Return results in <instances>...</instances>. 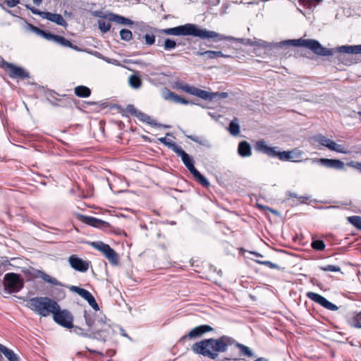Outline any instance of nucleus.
Here are the masks:
<instances>
[{"label": "nucleus", "mask_w": 361, "mask_h": 361, "mask_svg": "<svg viewBox=\"0 0 361 361\" xmlns=\"http://www.w3.org/2000/svg\"><path fill=\"white\" fill-rule=\"evenodd\" d=\"M103 17L107 18L110 21L115 22L121 25H131L133 24V20H131L130 19L113 13H108Z\"/></svg>", "instance_id": "obj_19"}, {"label": "nucleus", "mask_w": 361, "mask_h": 361, "mask_svg": "<svg viewBox=\"0 0 361 361\" xmlns=\"http://www.w3.org/2000/svg\"><path fill=\"white\" fill-rule=\"evenodd\" d=\"M75 94L79 97L86 98L91 94V90L89 87L84 85H79L75 87Z\"/></svg>", "instance_id": "obj_29"}, {"label": "nucleus", "mask_w": 361, "mask_h": 361, "mask_svg": "<svg viewBox=\"0 0 361 361\" xmlns=\"http://www.w3.org/2000/svg\"><path fill=\"white\" fill-rule=\"evenodd\" d=\"M229 133L233 135L237 136L240 133V126L238 123L237 118L233 119L229 124L228 127Z\"/></svg>", "instance_id": "obj_32"}, {"label": "nucleus", "mask_w": 361, "mask_h": 361, "mask_svg": "<svg viewBox=\"0 0 361 361\" xmlns=\"http://www.w3.org/2000/svg\"><path fill=\"white\" fill-rule=\"evenodd\" d=\"M163 34L175 36H192L197 37L202 39H213L214 42H219L221 40H228L243 42V39L235 38L231 36H225L214 31L202 29L197 25L187 23L183 25L177 26L171 28H166L161 30Z\"/></svg>", "instance_id": "obj_2"}, {"label": "nucleus", "mask_w": 361, "mask_h": 361, "mask_svg": "<svg viewBox=\"0 0 361 361\" xmlns=\"http://www.w3.org/2000/svg\"><path fill=\"white\" fill-rule=\"evenodd\" d=\"M213 331V328L207 324L200 325L191 329L187 334L179 339L180 343H183L187 339H195L201 337L205 333Z\"/></svg>", "instance_id": "obj_13"}, {"label": "nucleus", "mask_w": 361, "mask_h": 361, "mask_svg": "<svg viewBox=\"0 0 361 361\" xmlns=\"http://www.w3.org/2000/svg\"><path fill=\"white\" fill-rule=\"evenodd\" d=\"M178 88L183 90L185 92L190 94L192 95H195L203 99L207 100H213L216 98V93L209 92L206 90H200L194 86H191L190 85L185 83H179L178 84Z\"/></svg>", "instance_id": "obj_9"}, {"label": "nucleus", "mask_w": 361, "mask_h": 361, "mask_svg": "<svg viewBox=\"0 0 361 361\" xmlns=\"http://www.w3.org/2000/svg\"><path fill=\"white\" fill-rule=\"evenodd\" d=\"M39 276L42 279H43L45 282L48 283H50L53 286H62V283L59 281L56 278L44 273V272H42L41 271L40 272V274H39Z\"/></svg>", "instance_id": "obj_30"}, {"label": "nucleus", "mask_w": 361, "mask_h": 361, "mask_svg": "<svg viewBox=\"0 0 361 361\" xmlns=\"http://www.w3.org/2000/svg\"><path fill=\"white\" fill-rule=\"evenodd\" d=\"M90 245L95 250L102 252L111 264L117 265L118 264V255L109 246V245L106 244L102 241L91 242L90 243Z\"/></svg>", "instance_id": "obj_7"}, {"label": "nucleus", "mask_w": 361, "mask_h": 361, "mask_svg": "<svg viewBox=\"0 0 361 361\" xmlns=\"http://www.w3.org/2000/svg\"><path fill=\"white\" fill-rule=\"evenodd\" d=\"M136 117L141 121L145 122L152 126H162V125L157 123L154 120L152 119L149 115L140 111H139Z\"/></svg>", "instance_id": "obj_28"}, {"label": "nucleus", "mask_w": 361, "mask_h": 361, "mask_svg": "<svg viewBox=\"0 0 361 361\" xmlns=\"http://www.w3.org/2000/svg\"><path fill=\"white\" fill-rule=\"evenodd\" d=\"M282 44L306 47L312 51L315 54L322 56H332L335 52L334 49L324 47L318 41L314 39H290L283 42Z\"/></svg>", "instance_id": "obj_5"}, {"label": "nucleus", "mask_w": 361, "mask_h": 361, "mask_svg": "<svg viewBox=\"0 0 361 361\" xmlns=\"http://www.w3.org/2000/svg\"><path fill=\"white\" fill-rule=\"evenodd\" d=\"M99 55L101 56L100 59H102L104 61L107 62L108 63H111V64H114L116 66H118L120 64L119 62L116 59H110L106 56H102V54H99Z\"/></svg>", "instance_id": "obj_49"}, {"label": "nucleus", "mask_w": 361, "mask_h": 361, "mask_svg": "<svg viewBox=\"0 0 361 361\" xmlns=\"http://www.w3.org/2000/svg\"><path fill=\"white\" fill-rule=\"evenodd\" d=\"M20 3L19 0H5L4 4H6L9 8H13Z\"/></svg>", "instance_id": "obj_50"}, {"label": "nucleus", "mask_w": 361, "mask_h": 361, "mask_svg": "<svg viewBox=\"0 0 361 361\" xmlns=\"http://www.w3.org/2000/svg\"><path fill=\"white\" fill-rule=\"evenodd\" d=\"M348 222L353 224L355 228L361 230V216H352L348 218Z\"/></svg>", "instance_id": "obj_38"}, {"label": "nucleus", "mask_w": 361, "mask_h": 361, "mask_svg": "<svg viewBox=\"0 0 361 361\" xmlns=\"http://www.w3.org/2000/svg\"><path fill=\"white\" fill-rule=\"evenodd\" d=\"M87 350L89 351V352H91L92 353H94V354H100L99 352L96 351V350H90L89 348H87Z\"/></svg>", "instance_id": "obj_59"}, {"label": "nucleus", "mask_w": 361, "mask_h": 361, "mask_svg": "<svg viewBox=\"0 0 361 361\" xmlns=\"http://www.w3.org/2000/svg\"><path fill=\"white\" fill-rule=\"evenodd\" d=\"M255 361H267V360L263 357H260V358L255 360Z\"/></svg>", "instance_id": "obj_61"}, {"label": "nucleus", "mask_w": 361, "mask_h": 361, "mask_svg": "<svg viewBox=\"0 0 361 361\" xmlns=\"http://www.w3.org/2000/svg\"><path fill=\"white\" fill-rule=\"evenodd\" d=\"M357 153H360L361 154V149H360L359 152H357Z\"/></svg>", "instance_id": "obj_64"}, {"label": "nucleus", "mask_w": 361, "mask_h": 361, "mask_svg": "<svg viewBox=\"0 0 361 361\" xmlns=\"http://www.w3.org/2000/svg\"><path fill=\"white\" fill-rule=\"evenodd\" d=\"M305 200H309V197H303Z\"/></svg>", "instance_id": "obj_63"}, {"label": "nucleus", "mask_w": 361, "mask_h": 361, "mask_svg": "<svg viewBox=\"0 0 361 361\" xmlns=\"http://www.w3.org/2000/svg\"><path fill=\"white\" fill-rule=\"evenodd\" d=\"M252 255L256 256V257H263V255H261L260 253L259 252H250Z\"/></svg>", "instance_id": "obj_57"}, {"label": "nucleus", "mask_w": 361, "mask_h": 361, "mask_svg": "<svg viewBox=\"0 0 361 361\" xmlns=\"http://www.w3.org/2000/svg\"><path fill=\"white\" fill-rule=\"evenodd\" d=\"M29 27H30V30L32 32H34L35 33H36L37 35H42V32L44 30L39 29V27H37L31 24H29Z\"/></svg>", "instance_id": "obj_51"}, {"label": "nucleus", "mask_w": 361, "mask_h": 361, "mask_svg": "<svg viewBox=\"0 0 361 361\" xmlns=\"http://www.w3.org/2000/svg\"><path fill=\"white\" fill-rule=\"evenodd\" d=\"M120 36L122 40L129 42L133 39V33L130 30L127 29H122L120 31Z\"/></svg>", "instance_id": "obj_39"}, {"label": "nucleus", "mask_w": 361, "mask_h": 361, "mask_svg": "<svg viewBox=\"0 0 361 361\" xmlns=\"http://www.w3.org/2000/svg\"><path fill=\"white\" fill-rule=\"evenodd\" d=\"M176 153L181 158L184 165L191 173L196 170L193 159L181 147H176Z\"/></svg>", "instance_id": "obj_18"}, {"label": "nucleus", "mask_w": 361, "mask_h": 361, "mask_svg": "<svg viewBox=\"0 0 361 361\" xmlns=\"http://www.w3.org/2000/svg\"><path fill=\"white\" fill-rule=\"evenodd\" d=\"M0 66L9 71V77L11 78L25 79L30 77L29 73L22 67L16 66L2 59Z\"/></svg>", "instance_id": "obj_12"}, {"label": "nucleus", "mask_w": 361, "mask_h": 361, "mask_svg": "<svg viewBox=\"0 0 361 361\" xmlns=\"http://www.w3.org/2000/svg\"><path fill=\"white\" fill-rule=\"evenodd\" d=\"M4 286L9 293H17L23 287V280L19 274L8 273L4 278Z\"/></svg>", "instance_id": "obj_8"}, {"label": "nucleus", "mask_w": 361, "mask_h": 361, "mask_svg": "<svg viewBox=\"0 0 361 361\" xmlns=\"http://www.w3.org/2000/svg\"><path fill=\"white\" fill-rule=\"evenodd\" d=\"M290 196L292 197L298 198V196L296 194H295V193H291L290 195Z\"/></svg>", "instance_id": "obj_60"}, {"label": "nucleus", "mask_w": 361, "mask_h": 361, "mask_svg": "<svg viewBox=\"0 0 361 361\" xmlns=\"http://www.w3.org/2000/svg\"><path fill=\"white\" fill-rule=\"evenodd\" d=\"M319 269L324 271H332V272H339L341 271V268L338 266L336 265H326L324 267H320Z\"/></svg>", "instance_id": "obj_44"}, {"label": "nucleus", "mask_w": 361, "mask_h": 361, "mask_svg": "<svg viewBox=\"0 0 361 361\" xmlns=\"http://www.w3.org/2000/svg\"><path fill=\"white\" fill-rule=\"evenodd\" d=\"M211 4L216 6L220 3V0H209Z\"/></svg>", "instance_id": "obj_56"}, {"label": "nucleus", "mask_w": 361, "mask_h": 361, "mask_svg": "<svg viewBox=\"0 0 361 361\" xmlns=\"http://www.w3.org/2000/svg\"><path fill=\"white\" fill-rule=\"evenodd\" d=\"M33 3L37 6H39L42 3V0H33Z\"/></svg>", "instance_id": "obj_58"}, {"label": "nucleus", "mask_w": 361, "mask_h": 361, "mask_svg": "<svg viewBox=\"0 0 361 361\" xmlns=\"http://www.w3.org/2000/svg\"><path fill=\"white\" fill-rule=\"evenodd\" d=\"M84 222L96 228H107L109 226V224L108 222L92 216H85Z\"/></svg>", "instance_id": "obj_21"}, {"label": "nucleus", "mask_w": 361, "mask_h": 361, "mask_svg": "<svg viewBox=\"0 0 361 361\" xmlns=\"http://www.w3.org/2000/svg\"><path fill=\"white\" fill-rule=\"evenodd\" d=\"M216 97L219 96V97H221V98H226L228 96V94L226 92H221V93L216 92Z\"/></svg>", "instance_id": "obj_54"}, {"label": "nucleus", "mask_w": 361, "mask_h": 361, "mask_svg": "<svg viewBox=\"0 0 361 361\" xmlns=\"http://www.w3.org/2000/svg\"><path fill=\"white\" fill-rule=\"evenodd\" d=\"M74 331L82 336H87V334L82 332V329L81 328L75 326Z\"/></svg>", "instance_id": "obj_53"}, {"label": "nucleus", "mask_w": 361, "mask_h": 361, "mask_svg": "<svg viewBox=\"0 0 361 361\" xmlns=\"http://www.w3.org/2000/svg\"><path fill=\"white\" fill-rule=\"evenodd\" d=\"M192 174L196 180H197L203 187H208L209 185V182L207 178L203 176L197 169L193 171Z\"/></svg>", "instance_id": "obj_31"}, {"label": "nucleus", "mask_w": 361, "mask_h": 361, "mask_svg": "<svg viewBox=\"0 0 361 361\" xmlns=\"http://www.w3.org/2000/svg\"><path fill=\"white\" fill-rule=\"evenodd\" d=\"M305 161H310L312 164L319 163L326 168L334 169H337V170H342L345 167V164L342 161H341L339 159H327V158L310 159V158H307L305 159Z\"/></svg>", "instance_id": "obj_14"}, {"label": "nucleus", "mask_w": 361, "mask_h": 361, "mask_svg": "<svg viewBox=\"0 0 361 361\" xmlns=\"http://www.w3.org/2000/svg\"><path fill=\"white\" fill-rule=\"evenodd\" d=\"M54 42L63 47L76 49V47H73V44L69 40L66 39L62 36L56 35Z\"/></svg>", "instance_id": "obj_33"}, {"label": "nucleus", "mask_w": 361, "mask_h": 361, "mask_svg": "<svg viewBox=\"0 0 361 361\" xmlns=\"http://www.w3.org/2000/svg\"><path fill=\"white\" fill-rule=\"evenodd\" d=\"M126 111L136 117L139 110H137L133 104H128L126 106Z\"/></svg>", "instance_id": "obj_47"}, {"label": "nucleus", "mask_w": 361, "mask_h": 361, "mask_svg": "<svg viewBox=\"0 0 361 361\" xmlns=\"http://www.w3.org/2000/svg\"><path fill=\"white\" fill-rule=\"evenodd\" d=\"M0 352L4 354V355L9 360V361H19L18 356L13 352V350L6 348L4 345L0 343Z\"/></svg>", "instance_id": "obj_25"}, {"label": "nucleus", "mask_w": 361, "mask_h": 361, "mask_svg": "<svg viewBox=\"0 0 361 361\" xmlns=\"http://www.w3.org/2000/svg\"><path fill=\"white\" fill-rule=\"evenodd\" d=\"M70 290L78 293L80 297L85 299L89 305L96 311L99 310V307L96 302L94 296L88 290L75 286H71L68 287Z\"/></svg>", "instance_id": "obj_15"}, {"label": "nucleus", "mask_w": 361, "mask_h": 361, "mask_svg": "<svg viewBox=\"0 0 361 361\" xmlns=\"http://www.w3.org/2000/svg\"><path fill=\"white\" fill-rule=\"evenodd\" d=\"M311 246L314 250L322 251L325 249V243L322 240H313Z\"/></svg>", "instance_id": "obj_40"}, {"label": "nucleus", "mask_w": 361, "mask_h": 361, "mask_svg": "<svg viewBox=\"0 0 361 361\" xmlns=\"http://www.w3.org/2000/svg\"><path fill=\"white\" fill-rule=\"evenodd\" d=\"M99 29L104 33L107 32L111 29V23L102 20H98Z\"/></svg>", "instance_id": "obj_41"}, {"label": "nucleus", "mask_w": 361, "mask_h": 361, "mask_svg": "<svg viewBox=\"0 0 361 361\" xmlns=\"http://www.w3.org/2000/svg\"><path fill=\"white\" fill-rule=\"evenodd\" d=\"M176 45V42L173 39L168 38L164 40V47L166 51L175 49Z\"/></svg>", "instance_id": "obj_43"}, {"label": "nucleus", "mask_w": 361, "mask_h": 361, "mask_svg": "<svg viewBox=\"0 0 361 361\" xmlns=\"http://www.w3.org/2000/svg\"><path fill=\"white\" fill-rule=\"evenodd\" d=\"M351 326L357 329H361V312L353 317Z\"/></svg>", "instance_id": "obj_42"}, {"label": "nucleus", "mask_w": 361, "mask_h": 361, "mask_svg": "<svg viewBox=\"0 0 361 361\" xmlns=\"http://www.w3.org/2000/svg\"><path fill=\"white\" fill-rule=\"evenodd\" d=\"M226 360H233V361H237V360H240V358L238 357H234L233 356H229V357H227L225 358Z\"/></svg>", "instance_id": "obj_55"}, {"label": "nucleus", "mask_w": 361, "mask_h": 361, "mask_svg": "<svg viewBox=\"0 0 361 361\" xmlns=\"http://www.w3.org/2000/svg\"><path fill=\"white\" fill-rule=\"evenodd\" d=\"M187 137L195 142H197L202 146L209 147H210L209 142L203 137L195 136V135H187Z\"/></svg>", "instance_id": "obj_35"}, {"label": "nucleus", "mask_w": 361, "mask_h": 361, "mask_svg": "<svg viewBox=\"0 0 361 361\" xmlns=\"http://www.w3.org/2000/svg\"><path fill=\"white\" fill-rule=\"evenodd\" d=\"M70 266L75 270L80 272H86L91 264L88 260H84L76 255H72L68 257Z\"/></svg>", "instance_id": "obj_17"}, {"label": "nucleus", "mask_w": 361, "mask_h": 361, "mask_svg": "<svg viewBox=\"0 0 361 361\" xmlns=\"http://www.w3.org/2000/svg\"><path fill=\"white\" fill-rule=\"evenodd\" d=\"M128 81L130 85L134 89H138L142 85L141 79L135 75H130L129 77Z\"/></svg>", "instance_id": "obj_36"}, {"label": "nucleus", "mask_w": 361, "mask_h": 361, "mask_svg": "<svg viewBox=\"0 0 361 361\" xmlns=\"http://www.w3.org/2000/svg\"><path fill=\"white\" fill-rule=\"evenodd\" d=\"M247 44H252V42H251L250 39H247Z\"/></svg>", "instance_id": "obj_62"}, {"label": "nucleus", "mask_w": 361, "mask_h": 361, "mask_svg": "<svg viewBox=\"0 0 361 361\" xmlns=\"http://www.w3.org/2000/svg\"><path fill=\"white\" fill-rule=\"evenodd\" d=\"M306 296L326 310L331 311H336L338 310V307L336 305L329 302L324 297L318 293L309 291L306 293Z\"/></svg>", "instance_id": "obj_16"}, {"label": "nucleus", "mask_w": 361, "mask_h": 361, "mask_svg": "<svg viewBox=\"0 0 361 361\" xmlns=\"http://www.w3.org/2000/svg\"><path fill=\"white\" fill-rule=\"evenodd\" d=\"M56 36V35H54V34H51L50 32H47L45 31H43V32L41 35V37H42L43 38L46 39L47 40H49V41H54Z\"/></svg>", "instance_id": "obj_48"}, {"label": "nucleus", "mask_w": 361, "mask_h": 361, "mask_svg": "<svg viewBox=\"0 0 361 361\" xmlns=\"http://www.w3.org/2000/svg\"><path fill=\"white\" fill-rule=\"evenodd\" d=\"M330 150L344 154H348L350 153V152L347 150L343 145H338L334 141H332L331 145L330 146Z\"/></svg>", "instance_id": "obj_34"}, {"label": "nucleus", "mask_w": 361, "mask_h": 361, "mask_svg": "<svg viewBox=\"0 0 361 361\" xmlns=\"http://www.w3.org/2000/svg\"><path fill=\"white\" fill-rule=\"evenodd\" d=\"M238 154L243 157H247L252 154L250 145L247 141H242L238 147Z\"/></svg>", "instance_id": "obj_23"}, {"label": "nucleus", "mask_w": 361, "mask_h": 361, "mask_svg": "<svg viewBox=\"0 0 361 361\" xmlns=\"http://www.w3.org/2000/svg\"><path fill=\"white\" fill-rule=\"evenodd\" d=\"M313 140L314 142L319 143L323 147L328 148L329 149H330V146L331 145L333 141L321 134L314 136Z\"/></svg>", "instance_id": "obj_27"}, {"label": "nucleus", "mask_w": 361, "mask_h": 361, "mask_svg": "<svg viewBox=\"0 0 361 361\" xmlns=\"http://www.w3.org/2000/svg\"><path fill=\"white\" fill-rule=\"evenodd\" d=\"M232 345H234L235 348L240 350V355H243L247 357H252L254 356L252 351L249 347L237 342L234 338Z\"/></svg>", "instance_id": "obj_24"}, {"label": "nucleus", "mask_w": 361, "mask_h": 361, "mask_svg": "<svg viewBox=\"0 0 361 361\" xmlns=\"http://www.w3.org/2000/svg\"><path fill=\"white\" fill-rule=\"evenodd\" d=\"M159 141L165 145L166 146H168L170 149H171L175 153L176 150V147H180L178 145H176L175 142H172L171 140H169L166 139V137H160L159 138Z\"/></svg>", "instance_id": "obj_37"}, {"label": "nucleus", "mask_w": 361, "mask_h": 361, "mask_svg": "<svg viewBox=\"0 0 361 361\" xmlns=\"http://www.w3.org/2000/svg\"><path fill=\"white\" fill-rule=\"evenodd\" d=\"M348 165L357 169L360 172H361V163L360 162H356V161H352L348 163Z\"/></svg>", "instance_id": "obj_52"}, {"label": "nucleus", "mask_w": 361, "mask_h": 361, "mask_svg": "<svg viewBox=\"0 0 361 361\" xmlns=\"http://www.w3.org/2000/svg\"><path fill=\"white\" fill-rule=\"evenodd\" d=\"M84 317L88 330L92 331L94 334H99L106 331L107 326L106 322L102 317L97 316L94 312L84 310Z\"/></svg>", "instance_id": "obj_6"}, {"label": "nucleus", "mask_w": 361, "mask_h": 361, "mask_svg": "<svg viewBox=\"0 0 361 361\" xmlns=\"http://www.w3.org/2000/svg\"><path fill=\"white\" fill-rule=\"evenodd\" d=\"M54 320L59 325L71 329L73 327V317L71 313L67 310H60V307L58 310H56L52 313Z\"/></svg>", "instance_id": "obj_10"}, {"label": "nucleus", "mask_w": 361, "mask_h": 361, "mask_svg": "<svg viewBox=\"0 0 361 361\" xmlns=\"http://www.w3.org/2000/svg\"><path fill=\"white\" fill-rule=\"evenodd\" d=\"M233 343V338L224 335L217 338H205L196 342L191 346V350L197 355L215 360L220 354L226 353Z\"/></svg>", "instance_id": "obj_1"}, {"label": "nucleus", "mask_w": 361, "mask_h": 361, "mask_svg": "<svg viewBox=\"0 0 361 361\" xmlns=\"http://www.w3.org/2000/svg\"><path fill=\"white\" fill-rule=\"evenodd\" d=\"M256 149L270 157H277L281 161L300 162L301 161L300 158L302 155V152L298 149H294L291 151L281 152L279 150V147H269L264 140L257 142Z\"/></svg>", "instance_id": "obj_3"}, {"label": "nucleus", "mask_w": 361, "mask_h": 361, "mask_svg": "<svg viewBox=\"0 0 361 361\" xmlns=\"http://www.w3.org/2000/svg\"><path fill=\"white\" fill-rule=\"evenodd\" d=\"M27 307L42 317H47L58 310L59 305L48 297H35L28 300Z\"/></svg>", "instance_id": "obj_4"}, {"label": "nucleus", "mask_w": 361, "mask_h": 361, "mask_svg": "<svg viewBox=\"0 0 361 361\" xmlns=\"http://www.w3.org/2000/svg\"><path fill=\"white\" fill-rule=\"evenodd\" d=\"M255 262L259 264L265 265L271 269H280L279 265H277L276 264H274L270 261H262L259 259H256Z\"/></svg>", "instance_id": "obj_45"}, {"label": "nucleus", "mask_w": 361, "mask_h": 361, "mask_svg": "<svg viewBox=\"0 0 361 361\" xmlns=\"http://www.w3.org/2000/svg\"><path fill=\"white\" fill-rule=\"evenodd\" d=\"M144 39L145 40V43L147 45H152L155 42V36L154 35L146 34L144 36Z\"/></svg>", "instance_id": "obj_46"}, {"label": "nucleus", "mask_w": 361, "mask_h": 361, "mask_svg": "<svg viewBox=\"0 0 361 361\" xmlns=\"http://www.w3.org/2000/svg\"><path fill=\"white\" fill-rule=\"evenodd\" d=\"M197 56H205L207 59H216L217 57H224V58H229L230 55H226L222 53L220 51H197L196 53Z\"/></svg>", "instance_id": "obj_22"}, {"label": "nucleus", "mask_w": 361, "mask_h": 361, "mask_svg": "<svg viewBox=\"0 0 361 361\" xmlns=\"http://www.w3.org/2000/svg\"><path fill=\"white\" fill-rule=\"evenodd\" d=\"M336 51L341 54H361V44L341 46L336 48Z\"/></svg>", "instance_id": "obj_20"}, {"label": "nucleus", "mask_w": 361, "mask_h": 361, "mask_svg": "<svg viewBox=\"0 0 361 361\" xmlns=\"http://www.w3.org/2000/svg\"><path fill=\"white\" fill-rule=\"evenodd\" d=\"M25 6L33 14L38 15L41 18L54 22L59 25H61L63 27L67 26V23L61 14L52 13L47 11H41L39 9L30 6L28 5H26Z\"/></svg>", "instance_id": "obj_11"}, {"label": "nucleus", "mask_w": 361, "mask_h": 361, "mask_svg": "<svg viewBox=\"0 0 361 361\" xmlns=\"http://www.w3.org/2000/svg\"><path fill=\"white\" fill-rule=\"evenodd\" d=\"M164 98L168 100H171L175 103L183 104H188L190 102L185 99L181 97L180 96L175 94L173 92L169 91L167 94L164 96Z\"/></svg>", "instance_id": "obj_26"}]
</instances>
